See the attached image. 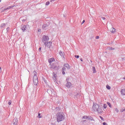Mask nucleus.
Returning a JSON list of instances; mask_svg holds the SVG:
<instances>
[{"label": "nucleus", "instance_id": "nucleus-1", "mask_svg": "<svg viewBox=\"0 0 125 125\" xmlns=\"http://www.w3.org/2000/svg\"><path fill=\"white\" fill-rule=\"evenodd\" d=\"M93 110L94 111H97L99 114H102L103 113V110L102 108L100 107L99 104H94L92 106Z\"/></svg>", "mask_w": 125, "mask_h": 125}, {"label": "nucleus", "instance_id": "nucleus-2", "mask_svg": "<svg viewBox=\"0 0 125 125\" xmlns=\"http://www.w3.org/2000/svg\"><path fill=\"white\" fill-rule=\"evenodd\" d=\"M64 116L61 113H58L57 114L56 120L58 123H60L64 120Z\"/></svg>", "mask_w": 125, "mask_h": 125}, {"label": "nucleus", "instance_id": "nucleus-3", "mask_svg": "<svg viewBox=\"0 0 125 125\" xmlns=\"http://www.w3.org/2000/svg\"><path fill=\"white\" fill-rule=\"evenodd\" d=\"M69 69H70V66H69V64L68 63L64 64L63 67L62 68V74L63 75H65V72H66Z\"/></svg>", "mask_w": 125, "mask_h": 125}, {"label": "nucleus", "instance_id": "nucleus-4", "mask_svg": "<svg viewBox=\"0 0 125 125\" xmlns=\"http://www.w3.org/2000/svg\"><path fill=\"white\" fill-rule=\"evenodd\" d=\"M33 74H34L33 77V83L35 85H38V83H39V81L38 80V76H37V72L34 71Z\"/></svg>", "mask_w": 125, "mask_h": 125}, {"label": "nucleus", "instance_id": "nucleus-5", "mask_svg": "<svg viewBox=\"0 0 125 125\" xmlns=\"http://www.w3.org/2000/svg\"><path fill=\"white\" fill-rule=\"evenodd\" d=\"M49 40V38H48V36H43V38H42V42H48V41Z\"/></svg>", "mask_w": 125, "mask_h": 125}, {"label": "nucleus", "instance_id": "nucleus-6", "mask_svg": "<svg viewBox=\"0 0 125 125\" xmlns=\"http://www.w3.org/2000/svg\"><path fill=\"white\" fill-rule=\"evenodd\" d=\"M52 42H45L44 44L46 47H47L48 48H50V47L51 46V44H52Z\"/></svg>", "mask_w": 125, "mask_h": 125}, {"label": "nucleus", "instance_id": "nucleus-7", "mask_svg": "<svg viewBox=\"0 0 125 125\" xmlns=\"http://www.w3.org/2000/svg\"><path fill=\"white\" fill-rule=\"evenodd\" d=\"M14 7V6H10L8 7L7 8H5L4 9L2 10V12L5 11V10H8L9 9H10L11 8H13Z\"/></svg>", "mask_w": 125, "mask_h": 125}, {"label": "nucleus", "instance_id": "nucleus-8", "mask_svg": "<svg viewBox=\"0 0 125 125\" xmlns=\"http://www.w3.org/2000/svg\"><path fill=\"white\" fill-rule=\"evenodd\" d=\"M54 61H55V59L54 58H50L48 60V62L50 65L52 64V62H54Z\"/></svg>", "mask_w": 125, "mask_h": 125}, {"label": "nucleus", "instance_id": "nucleus-9", "mask_svg": "<svg viewBox=\"0 0 125 125\" xmlns=\"http://www.w3.org/2000/svg\"><path fill=\"white\" fill-rule=\"evenodd\" d=\"M117 32V29H116L114 27H112L110 29V33H111L112 34H115V33H116Z\"/></svg>", "mask_w": 125, "mask_h": 125}, {"label": "nucleus", "instance_id": "nucleus-10", "mask_svg": "<svg viewBox=\"0 0 125 125\" xmlns=\"http://www.w3.org/2000/svg\"><path fill=\"white\" fill-rule=\"evenodd\" d=\"M57 66L55 63H52L50 64V69H55L56 68Z\"/></svg>", "mask_w": 125, "mask_h": 125}, {"label": "nucleus", "instance_id": "nucleus-11", "mask_svg": "<svg viewBox=\"0 0 125 125\" xmlns=\"http://www.w3.org/2000/svg\"><path fill=\"white\" fill-rule=\"evenodd\" d=\"M72 85V83L70 82H67L66 85V87L68 88H70L71 87V86Z\"/></svg>", "mask_w": 125, "mask_h": 125}, {"label": "nucleus", "instance_id": "nucleus-12", "mask_svg": "<svg viewBox=\"0 0 125 125\" xmlns=\"http://www.w3.org/2000/svg\"><path fill=\"white\" fill-rule=\"evenodd\" d=\"M27 28V25H24L23 27L21 28L22 31L23 32H25L26 31V29Z\"/></svg>", "mask_w": 125, "mask_h": 125}, {"label": "nucleus", "instance_id": "nucleus-13", "mask_svg": "<svg viewBox=\"0 0 125 125\" xmlns=\"http://www.w3.org/2000/svg\"><path fill=\"white\" fill-rule=\"evenodd\" d=\"M60 55H61L62 57H64V52L62 51H60Z\"/></svg>", "mask_w": 125, "mask_h": 125}, {"label": "nucleus", "instance_id": "nucleus-14", "mask_svg": "<svg viewBox=\"0 0 125 125\" xmlns=\"http://www.w3.org/2000/svg\"><path fill=\"white\" fill-rule=\"evenodd\" d=\"M121 94L122 95H125V89H122L121 90Z\"/></svg>", "mask_w": 125, "mask_h": 125}, {"label": "nucleus", "instance_id": "nucleus-15", "mask_svg": "<svg viewBox=\"0 0 125 125\" xmlns=\"http://www.w3.org/2000/svg\"><path fill=\"white\" fill-rule=\"evenodd\" d=\"M108 50H114V48H113L112 47H108L107 48Z\"/></svg>", "mask_w": 125, "mask_h": 125}, {"label": "nucleus", "instance_id": "nucleus-16", "mask_svg": "<svg viewBox=\"0 0 125 125\" xmlns=\"http://www.w3.org/2000/svg\"><path fill=\"white\" fill-rule=\"evenodd\" d=\"M92 69H93V73H96V69H95V67H92Z\"/></svg>", "mask_w": 125, "mask_h": 125}, {"label": "nucleus", "instance_id": "nucleus-17", "mask_svg": "<svg viewBox=\"0 0 125 125\" xmlns=\"http://www.w3.org/2000/svg\"><path fill=\"white\" fill-rule=\"evenodd\" d=\"M57 77V76L56 75V74H54L53 79H54V80H56Z\"/></svg>", "mask_w": 125, "mask_h": 125}, {"label": "nucleus", "instance_id": "nucleus-18", "mask_svg": "<svg viewBox=\"0 0 125 125\" xmlns=\"http://www.w3.org/2000/svg\"><path fill=\"white\" fill-rule=\"evenodd\" d=\"M107 105H108V106H109V107L110 108H112V105L111 104V103H109V102H107Z\"/></svg>", "mask_w": 125, "mask_h": 125}, {"label": "nucleus", "instance_id": "nucleus-19", "mask_svg": "<svg viewBox=\"0 0 125 125\" xmlns=\"http://www.w3.org/2000/svg\"><path fill=\"white\" fill-rule=\"evenodd\" d=\"M4 27H5V23H2V24H1V28H3Z\"/></svg>", "mask_w": 125, "mask_h": 125}, {"label": "nucleus", "instance_id": "nucleus-20", "mask_svg": "<svg viewBox=\"0 0 125 125\" xmlns=\"http://www.w3.org/2000/svg\"><path fill=\"white\" fill-rule=\"evenodd\" d=\"M106 88L107 89H111V86H110L109 85H106Z\"/></svg>", "mask_w": 125, "mask_h": 125}, {"label": "nucleus", "instance_id": "nucleus-21", "mask_svg": "<svg viewBox=\"0 0 125 125\" xmlns=\"http://www.w3.org/2000/svg\"><path fill=\"white\" fill-rule=\"evenodd\" d=\"M104 109H106L107 108V104H104Z\"/></svg>", "mask_w": 125, "mask_h": 125}, {"label": "nucleus", "instance_id": "nucleus-22", "mask_svg": "<svg viewBox=\"0 0 125 125\" xmlns=\"http://www.w3.org/2000/svg\"><path fill=\"white\" fill-rule=\"evenodd\" d=\"M49 3H50L49 1H48L46 2L45 5H49Z\"/></svg>", "mask_w": 125, "mask_h": 125}, {"label": "nucleus", "instance_id": "nucleus-23", "mask_svg": "<svg viewBox=\"0 0 125 125\" xmlns=\"http://www.w3.org/2000/svg\"><path fill=\"white\" fill-rule=\"evenodd\" d=\"M75 58L79 59V58H80V56L79 55H75Z\"/></svg>", "mask_w": 125, "mask_h": 125}, {"label": "nucleus", "instance_id": "nucleus-24", "mask_svg": "<svg viewBox=\"0 0 125 125\" xmlns=\"http://www.w3.org/2000/svg\"><path fill=\"white\" fill-rule=\"evenodd\" d=\"M124 111H125V108H123L121 110V112H124Z\"/></svg>", "mask_w": 125, "mask_h": 125}, {"label": "nucleus", "instance_id": "nucleus-25", "mask_svg": "<svg viewBox=\"0 0 125 125\" xmlns=\"http://www.w3.org/2000/svg\"><path fill=\"white\" fill-rule=\"evenodd\" d=\"M8 104L9 105H11V101L9 100L8 102Z\"/></svg>", "mask_w": 125, "mask_h": 125}, {"label": "nucleus", "instance_id": "nucleus-26", "mask_svg": "<svg viewBox=\"0 0 125 125\" xmlns=\"http://www.w3.org/2000/svg\"><path fill=\"white\" fill-rule=\"evenodd\" d=\"M38 116H39V118H42V117L40 116H41V113H38Z\"/></svg>", "mask_w": 125, "mask_h": 125}, {"label": "nucleus", "instance_id": "nucleus-27", "mask_svg": "<svg viewBox=\"0 0 125 125\" xmlns=\"http://www.w3.org/2000/svg\"><path fill=\"white\" fill-rule=\"evenodd\" d=\"M115 111L117 112V113H118L119 112V109H118V108H116Z\"/></svg>", "mask_w": 125, "mask_h": 125}, {"label": "nucleus", "instance_id": "nucleus-28", "mask_svg": "<svg viewBox=\"0 0 125 125\" xmlns=\"http://www.w3.org/2000/svg\"><path fill=\"white\" fill-rule=\"evenodd\" d=\"M100 119L102 120V121H103V117L102 116H100Z\"/></svg>", "mask_w": 125, "mask_h": 125}, {"label": "nucleus", "instance_id": "nucleus-29", "mask_svg": "<svg viewBox=\"0 0 125 125\" xmlns=\"http://www.w3.org/2000/svg\"><path fill=\"white\" fill-rule=\"evenodd\" d=\"M103 125H107V123H105V122H104V123H103Z\"/></svg>", "mask_w": 125, "mask_h": 125}, {"label": "nucleus", "instance_id": "nucleus-30", "mask_svg": "<svg viewBox=\"0 0 125 125\" xmlns=\"http://www.w3.org/2000/svg\"><path fill=\"white\" fill-rule=\"evenodd\" d=\"M50 1L51 2H53V1H55V0H51Z\"/></svg>", "mask_w": 125, "mask_h": 125}, {"label": "nucleus", "instance_id": "nucleus-31", "mask_svg": "<svg viewBox=\"0 0 125 125\" xmlns=\"http://www.w3.org/2000/svg\"><path fill=\"white\" fill-rule=\"evenodd\" d=\"M102 20H105V18H104V17H102Z\"/></svg>", "mask_w": 125, "mask_h": 125}, {"label": "nucleus", "instance_id": "nucleus-32", "mask_svg": "<svg viewBox=\"0 0 125 125\" xmlns=\"http://www.w3.org/2000/svg\"><path fill=\"white\" fill-rule=\"evenodd\" d=\"M85 22V21L83 20V21H82V24H83V23H84Z\"/></svg>", "mask_w": 125, "mask_h": 125}, {"label": "nucleus", "instance_id": "nucleus-33", "mask_svg": "<svg viewBox=\"0 0 125 125\" xmlns=\"http://www.w3.org/2000/svg\"><path fill=\"white\" fill-rule=\"evenodd\" d=\"M96 39H99V36H97V37H96Z\"/></svg>", "mask_w": 125, "mask_h": 125}, {"label": "nucleus", "instance_id": "nucleus-34", "mask_svg": "<svg viewBox=\"0 0 125 125\" xmlns=\"http://www.w3.org/2000/svg\"><path fill=\"white\" fill-rule=\"evenodd\" d=\"M0 73H1V67H0Z\"/></svg>", "mask_w": 125, "mask_h": 125}, {"label": "nucleus", "instance_id": "nucleus-35", "mask_svg": "<svg viewBox=\"0 0 125 125\" xmlns=\"http://www.w3.org/2000/svg\"><path fill=\"white\" fill-rule=\"evenodd\" d=\"M39 50L41 51L42 50V47L39 48Z\"/></svg>", "mask_w": 125, "mask_h": 125}, {"label": "nucleus", "instance_id": "nucleus-36", "mask_svg": "<svg viewBox=\"0 0 125 125\" xmlns=\"http://www.w3.org/2000/svg\"><path fill=\"white\" fill-rule=\"evenodd\" d=\"M80 60H81V61H82V62H83V59H80Z\"/></svg>", "mask_w": 125, "mask_h": 125}, {"label": "nucleus", "instance_id": "nucleus-37", "mask_svg": "<svg viewBox=\"0 0 125 125\" xmlns=\"http://www.w3.org/2000/svg\"><path fill=\"white\" fill-rule=\"evenodd\" d=\"M42 27L43 28V29H44V25H43Z\"/></svg>", "mask_w": 125, "mask_h": 125}, {"label": "nucleus", "instance_id": "nucleus-38", "mask_svg": "<svg viewBox=\"0 0 125 125\" xmlns=\"http://www.w3.org/2000/svg\"><path fill=\"white\" fill-rule=\"evenodd\" d=\"M123 80H125V77H124V78H123Z\"/></svg>", "mask_w": 125, "mask_h": 125}, {"label": "nucleus", "instance_id": "nucleus-39", "mask_svg": "<svg viewBox=\"0 0 125 125\" xmlns=\"http://www.w3.org/2000/svg\"><path fill=\"white\" fill-rule=\"evenodd\" d=\"M23 21H25V20H22V22H23Z\"/></svg>", "mask_w": 125, "mask_h": 125}, {"label": "nucleus", "instance_id": "nucleus-40", "mask_svg": "<svg viewBox=\"0 0 125 125\" xmlns=\"http://www.w3.org/2000/svg\"><path fill=\"white\" fill-rule=\"evenodd\" d=\"M1 0H0V2H1Z\"/></svg>", "mask_w": 125, "mask_h": 125}, {"label": "nucleus", "instance_id": "nucleus-41", "mask_svg": "<svg viewBox=\"0 0 125 125\" xmlns=\"http://www.w3.org/2000/svg\"><path fill=\"white\" fill-rule=\"evenodd\" d=\"M14 125H15V123H14Z\"/></svg>", "mask_w": 125, "mask_h": 125}]
</instances>
